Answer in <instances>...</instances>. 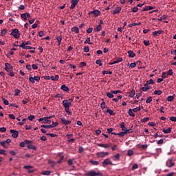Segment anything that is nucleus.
<instances>
[{
	"instance_id": "473e14b6",
	"label": "nucleus",
	"mask_w": 176,
	"mask_h": 176,
	"mask_svg": "<svg viewBox=\"0 0 176 176\" xmlns=\"http://www.w3.org/2000/svg\"><path fill=\"white\" fill-rule=\"evenodd\" d=\"M101 30H102V26H101V25H98L96 28L94 29V31H97V32L101 31Z\"/></svg>"
},
{
	"instance_id": "79ce46f5",
	"label": "nucleus",
	"mask_w": 176,
	"mask_h": 176,
	"mask_svg": "<svg viewBox=\"0 0 176 176\" xmlns=\"http://www.w3.org/2000/svg\"><path fill=\"white\" fill-rule=\"evenodd\" d=\"M167 101H168L169 102H171V101H173L174 100V96H168L167 98Z\"/></svg>"
},
{
	"instance_id": "de8ad7c7",
	"label": "nucleus",
	"mask_w": 176,
	"mask_h": 176,
	"mask_svg": "<svg viewBox=\"0 0 176 176\" xmlns=\"http://www.w3.org/2000/svg\"><path fill=\"white\" fill-rule=\"evenodd\" d=\"M84 52L85 53H89V52H90V48H89V46L86 45L84 47Z\"/></svg>"
},
{
	"instance_id": "6e6552de",
	"label": "nucleus",
	"mask_w": 176,
	"mask_h": 176,
	"mask_svg": "<svg viewBox=\"0 0 176 176\" xmlns=\"http://www.w3.org/2000/svg\"><path fill=\"white\" fill-rule=\"evenodd\" d=\"M21 18L25 21H27V19H31V14L28 12H25L21 14Z\"/></svg>"
},
{
	"instance_id": "69168bd1",
	"label": "nucleus",
	"mask_w": 176,
	"mask_h": 176,
	"mask_svg": "<svg viewBox=\"0 0 176 176\" xmlns=\"http://www.w3.org/2000/svg\"><path fill=\"white\" fill-rule=\"evenodd\" d=\"M111 93H113L114 94H119L120 93H122V91L120 90L111 91Z\"/></svg>"
},
{
	"instance_id": "2f4dec72",
	"label": "nucleus",
	"mask_w": 176,
	"mask_h": 176,
	"mask_svg": "<svg viewBox=\"0 0 176 176\" xmlns=\"http://www.w3.org/2000/svg\"><path fill=\"white\" fill-rule=\"evenodd\" d=\"M58 78H59L58 75L52 76H51V80L54 81H56V80H58Z\"/></svg>"
},
{
	"instance_id": "f03ea898",
	"label": "nucleus",
	"mask_w": 176,
	"mask_h": 176,
	"mask_svg": "<svg viewBox=\"0 0 176 176\" xmlns=\"http://www.w3.org/2000/svg\"><path fill=\"white\" fill-rule=\"evenodd\" d=\"M86 176H102V173L98 172L96 173L94 170H91L88 171L86 174Z\"/></svg>"
},
{
	"instance_id": "0eeeda50",
	"label": "nucleus",
	"mask_w": 176,
	"mask_h": 176,
	"mask_svg": "<svg viewBox=\"0 0 176 176\" xmlns=\"http://www.w3.org/2000/svg\"><path fill=\"white\" fill-rule=\"evenodd\" d=\"M5 70L7 72H10V71H13V66H12V65H10V63H5Z\"/></svg>"
},
{
	"instance_id": "6e6d98bb",
	"label": "nucleus",
	"mask_w": 176,
	"mask_h": 176,
	"mask_svg": "<svg viewBox=\"0 0 176 176\" xmlns=\"http://www.w3.org/2000/svg\"><path fill=\"white\" fill-rule=\"evenodd\" d=\"M167 73L166 72H162V78H163V79H166V78H167Z\"/></svg>"
},
{
	"instance_id": "c85d7f7f",
	"label": "nucleus",
	"mask_w": 176,
	"mask_h": 176,
	"mask_svg": "<svg viewBox=\"0 0 176 176\" xmlns=\"http://www.w3.org/2000/svg\"><path fill=\"white\" fill-rule=\"evenodd\" d=\"M107 110L106 111V112H107V113H109V115H111V116H113V115H115V113H113V111L111 110L109 108L107 107Z\"/></svg>"
},
{
	"instance_id": "39448f33",
	"label": "nucleus",
	"mask_w": 176,
	"mask_h": 176,
	"mask_svg": "<svg viewBox=\"0 0 176 176\" xmlns=\"http://www.w3.org/2000/svg\"><path fill=\"white\" fill-rule=\"evenodd\" d=\"M102 164L104 167H107V166H108L109 164H110L111 166L113 165V164H112V161H111L109 158L104 160Z\"/></svg>"
},
{
	"instance_id": "f704fd0d",
	"label": "nucleus",
	"mask_w": 176,
	"mask_h": 176,
	"mask_svg": "<svg viewBox=\"0 0 176 176\" xmlns=\"http://www.w3.org/2000/svg\"><path fill=\"white\" fill-rule=\"evenodd\" d=\"M27 146L28 149H34V151L36 150V147H35L33 144H29Z\"/></svg>"
},
{
	"instance_id": "ddd939ff",
	"label": "nucleus",
	"mask_w": 176,
	"mask_h": 176,
	"mask_svg": "<svg viewBox=\"0 0 176 176\" xmlns=\"http://www.w3.org/2000/svg\"><path fill=\"white\" fill-rule=\"evenodd\" d=\"M60 122L62 123V124H65L66 126H67L68 124H71V121L70 120H67L64 118H60Z\"/></svg>"
},
{
	"instance_id": "7c9ffc66",
	"label": "nucleus",
	"mask_w": 176,
	"mask_h": 176,
	"mask_svg": "<svg viewBox=\"0 0 176 176\" xmlns=\"http://www.w3.org/2000/svg\"><path fill=\"white\" fill-rule=\"evenodd\" d=\"M85 45H93V43L90 42V37L87 38V39L84 41Z\"/></svg>"
},
{
	"instance_id": "13d9d810",
	"label": "nucleus",
	"mask_w": 176,
	"mask_h": 176,
	"mask_svg": "<svg viewBox=\"0 0 176 176\" xmlns=\"http://www.w3.org/2000/svg\"><path fill=\"white\" fill-rule=\"evenodd\" d=\"M107 105L105 104V102H102L101 104H100V108H102V109H105Z\"/></svg>"
},
{
	"instance_id": "a19ab883",
	"label": "nucleus",
	"mask_w": 176,
	"mask_h": 176,
	"mask_svg": "<svg viewBox=\"0 0 176 176\" xmlns=\"http://www.w3.org/2000/svg\"><path fill=\"white\" fill-rule=\"evenodd\" d=\"M50 174H52V173L49 170H45L42 172L43 175H50Z\"/></svg>"
},
{
	"instance_id": "0e129e2a",
	"label": "nucleus",
	"mask_w": 176,
	"mask_h": 176,
	"mask_svg": "<svg viewBox=\"0 0 176 176\" xmlns=\"http://www.w3.org/2000/svg\"><path fill=\"white\" fill-rule=\"evenodd\" d=\"M8 75L11 76V78H13V76H14V72H13V71L8 72Z\"/></svg>"
},
{
	"instance_id": "a211bd4d",
	"label": "nucleus",
	"mask_w": 176,
	"mask_h": 176,
	"mask_svg": "<svg viewBox=\"0 0 176 176\" xmlns=\"http://www.w3.org/2000/svg\"><path fill=\"white\" fill-rule=\"evenodd\" d=\"M153 9H154L153 7L151 6H146L142 10V12H146L148 10H152Z\"/></svg>"
},
{
	"instance_id": "680f3d73",
	"label": "nucleus",
	"mask_w": 176,
	"mask_h": 176,
	"mask_svg": "<svg viewBox=\"0 0 176 176\" xmlns=\"http://www.w3.org/2000/svg\"><path fill=\"white\" fill-rule=\"evenodd\" d=\"M34 119H35V116L31 115L28 117V120H30V122H32V120H34Z\"/></svg>"
},
{
	"instance_id": "603ef678",
	"label": "nucleus",
	"mask_w": 176,
	"mask_h": 176,
	"mask_svg": "<svg viewBox=\"0 0 176 176\" xmlns=\"http://www.w3.org/2000/svg\"><path fill=\"white\" fill-rule=\"evenodd\" d=\"M146 104H151L152 102V96L148 97L146 100Z\"/></svg>"
},
{
	"instance_id": "393cba45",
	"label": "nucleus",
	"mask_w": 176,
	"mask_h": 176,
	"mask_svg": "<svg viewBox=\"0 0 176 176\" xmlns=\"http://www.w3.org/2000/svg\"><path fill=\"white\" fill-rule=\"evenodd\" d=\"M98 146H100V148H109L111 145H109V144H98Z\"/></svg>"
},
{
	"instance_id": "c9c22d12",
	"label": "nucleus",
	"mask_w": 176,
	"mask_h": 176,
	"mask_svg": "<svg viewBox=\"0 0 176 176\" xmlns=\"http://www.w3.org/2000/svg\"><path fill=\"white\" fill-rule=\"evenodd\" d=\"M140 148L146 150L148 148V144H139Z\"/></svg>"
},
{
	"instance_id": "f257e3e1",
	"label": "nucleus",
	"mask_w": 176,
	"mask_h": 176,
	"mask_svg": "<svg viewBox=\"0 0 176 176\" xmlns=\"http://www.w3.org/2000/svg\"><path fill=\"white\" fill-rule=\"evenodd\" d=\"M72 99H69V100H64L62 102L65 112H67V115H72V112L69 111V107L72 104Z\"/></svg>"
},
{
	"instance_id": "338daca9",
	"label": "nucleus",
	"mask_w": 176,
	"mask_h": 176,
	"mask_svg": "<svg viewBox=\"0 0 176 176\" xmlns=\"http://www.w3.org/2000/svg\"><path fill=\"white\" fill-rule=\"evenodd\" d=\"M167 75H169V76H172L173 72V69H169L167 72H166Z\"/></svg>"
},
{
	"instance_id": "cd10ccee",
	"label": "nucleus",
	"mask_w": 176,
	"mask_h": 176,
	"mask_svg": "<svg viewBox=\"0 0 176 176\" xmlns=\"http://www.w3.org/2000/svg\"><path fill=\"white\" fill-rule=\"evenodd\" d=\"M134 111H133V110L131 109H129L128 111V113L129 115V116H131L132 118H134L135 116V114H134L133 113Z\"/></svg>"
},
{
	"instance_id": "49530a36",
	"label": "nucleus",
	"mask_w": 176,
	"mask_h": 176,
	"mask_svg": "<svg viewBox=\"0 0 176 176\" xmlns=\"http://www.w3.org/2000/svg\"><path fill=\"white\" fill-rule=\"evenodd\" d=\"M162 90H155L154 91V94L157 95V96H160L162 94Z\"/></svg>"
},
{
	"instance_id": "3c124183",
	"label": "nucleus",
	"mask_w": 176,
	"mask_h": 176,
	"mask_svg": "<svg viewBox=\"0 0 176 176\" xmlns=\"http://www.w3.org/2000/svg\"><path fill=\"white\" fill-rule=\"evenodd\" d=\"M96 64H97L98 65H100V67H102V63L101 62V60H100V59L96 60Z\"/></svg>"
},
{
	"instance_id": "20e7f679",
	"label": "nucleus",
	"mask_w": 176,
	"mask_h": 176,
	"mask_svg": "<svg viewBox=\"0 0 176 176\" xmlns=\"http://www.w3.org/2000/svg\"><path fill=\"white\" fill-rule=\"evenodd\" d=\"M23 168L25 170H28V173L29 174H31V173H34L35 171V169L34 168V166H30V165H25L23 166Z\"/></svg>"
},
{
	"instance_id": "2eb2a0df",
	"label": "nucleus",
	"mask_w": 176,
	"mask_h": 176,
	"mask_svg": "<svg viewBox=\"0 0 176 176\" xmlns=\"http://www.w3.org/2000/svg\"><path fill=\"white\" fill-rule=\"evenodd\" d=\"M166 166L169 168H171L174 166H175V164L173 163V160H168L167 162H166Z\"/></svg>"
},
{
	"instance_id": "4c0bfd02",
	"label": "nucleus",
	"mask_w": 176,
	"mask_h": 176,
	"mask_svg": "<svg viewBox=\"0 0 176 176\" xmlns=\"http://www.w3.org/2000/svg\"><path fill=\"white\" fill-rule=\"evenodd\" d=\"M127 155L128 156H133V155H134V151H133L131 149H129L127 151Z\"/></svg>"
},
{
	"instance_id": "5701e85b",
	"label": "nucleus",
	"mask_w": 176,
	"mask_h": 176,
	"mask_svg": "<svg viewBox=\"0 0 176 176\" xmlns=\"http://www.w3.org/2000/svg\"><path fill=\"white\" fill-rule=\"evenodd\" d=\"M61 90H63V91H66L67 93H68V91H69V88H68V87H67L65 85H63L60 87Z\"/></svg>"
},
{
	"instance_id": "a878e982",
	"label": "nucleus",
	"mask_w": 176,
	"mask_h": 176,
	"mask_svg": "<svg viewBox=\"0 0 176 176\" xmlns=\"http://www.w3.org/2000/svg\"><path fill=\"white\" fill-rule=\"evenodd\" d=\"M171 130H172L171 127H169L167 129H162V131L165 134H170V133H171Z\"/></svg>"
},
{
	"instance_id": "f3484780",
	"label": "nucleus",
	"mask_w": 176,
	"mask_h": 176,
	"mask_svg": "<svg viewBox=\"0 0 176 176\" xmlns=\"http://www.w3.org/2000/svg\"><path fill=\"white\" fill-rule=\"evenodd\" d=\"M164 31L163 30H158V31H155L153 32V35L154 36H157V35H162V34H164Z\"/></svg>"
},
{
	"instance_id": "4d7b16f0",
	"label": "nucleus",
	"mask_w": 176,
	"mask_h": 176,
	"mask_svg": "<svg viewBox=\"0 0 176 176\" xmlns=\"http://www.w3.org/2000/svg\"><path fill=\"white\" fill-rule=\"evenodd\" d=\"M133 112H138V111H141V107H136L132 109Z\"/></svg>"
},
{
	"instance_id": "c03bdc74",
	"label": "nucleus",
	"mask_w": 176,
	"mask_h": 176,
	"mask_svg": "<svg viewBox=\"0 0 176 176\" xmlns=\"http://www.w3.org/2000/svg\"><path fill=\"white\" fill-rule=\"evenodd\" d=\"M7 33H8V30H6V29H3L1 31V36H5V35H6Z\"/></svg>"
},
{
	"instance_id": "4be33fe9",
	"label": "nucleus",
	"mask_w": 176,
	"mask_h": 176,
	"mask_svg": "<svg viewBox=\"0 0 176 176\" xmlns=\"http://www.w3.org/2000/svg\"><path fill=\"white\" fill-rule=\"evenodd\" d=\"M71 31L75 32V34H79V28L74 26L72 28Z\"/></svg>"
},
{
	"instance_id": "f8f14e48",
	"label": "nucleus",
	"mask_w": 176,
	"mask_h": 176,
	"mask_svg": "<svg viewBox=\"0 0 176 176\" xmlns=\"http://www.w3.org/2000/svg\"><path fill=\"white\" fill-rule=\"evenodd\" d=\"M78 3H79V0H72L71 1L72 5L70 6V9H74L75 6L78 5Z\"/></svg>"
},
{
	"instance_id": "dca6fc26",
	"label": "nucleus",
	"mask_w": 176,
	"mask_h": 176,
	"mask_svg": "<svg viewBox=\"0 0 176 176\" xmlns=\"http://www.w3.org/2000/svg\"><path fill=\"white\" fill-rule=\"evenodd\" d=\"M55 38L58 42V46H60L61 45V41H63V36L61 35H59L56 36Z\"/></svg>"
},
{
	"instance_id": "09e8293b",
	"label": "nucleus",
	"mask_w": 176,
	"mask_h": 176,
	"mask_svg": "<svg viewBox=\"0 0 176 176\" xmlns=\"http://www.w3.org/2000/svg\"><path fill=\"white\" fill-rule=\"evenodd\" d=\"M143 43L144 46H149V45H151V43L149 42V41H146V40H144Z\"/></svg>"
},
{
	"instance_id": "bf43d9fd",
	"label": "nucleus",
	"mask_w": 176,
	"mask_h": 176,
	"mask_svg": "<svg viewBox=\"0 0 176 176\" xmlns=\"http://www.w3.org/2000/svg\"><path fill=\"white\" fill-rule=\"evenodd\" d=\"M20 93H21L20 89H14V96H19V94H20Z\"/></svg>"
},
{
	"instance_id": "423d86ee",
	"label": "nucleus",
	"mask_w": 176,
	"mask_h": 176,
	"mask_svg": "<svg viewBox=\"0 0 176 176\" xmlns=\"http://www.w3.org/2000/svg\"><path fill=\"white\" fill-rule=\"evenodd\" d=\"M29 144H32V141L25 140L19 144V146H21V148H24V146H25V145H28Z\"/></svg>"
},
{
	"instance_id": "aec40b11",
	"label": "nucleus",
	"mask_w": 176,
	"mask_h": 176,
	"mask_svg": "<svg viewBox=\"0 0 176 176\" xmlns=\"http://www.w3.org/2000/svg\"><path fill=\"white\" fill-rule=\"evenodd\" d=\"M113 160L115 162H119L120 160V154L117 153L114 156H113Z\"/></svg>"
},
{
	"instance_id": "58836bf2",
	"label": "nucleus",
	"mask_w": 176,
	"mask_h": 176,
	"mask_svg": "<svg viewBox=\"0 0 176 176\" xmlns=\"http://www.w3.org/2000/svg\"><path fill=\"white\" fill-rule=\"evenodd\" d=\"M2 101L4 105H9V100H6L5 98H2Z\"/></svg>"
},
{
	"instance_id": "9b49d317",
	"label": "nucleus",
	"mask_w": 176,
	"mask_h": 176,
	"mask_svg": "<svg viewBox=\"0 0 176 176\" xmlns=\"http://www.w3.org/2000/svg\"><path fill=\"white\" fill-rule=\"evenodd\" d=\"M89 14H94L96 17H98V16H100V14H101V11L98 10H94L93 11L89 12Z\"/></svg>"
},
{
	"instance_id": "052dcab7",
	"label": "nucleus",
	"mask_w": 176,
	"mask_h": 176,
	"mask_svg": "<svg viewBox=\"0 0 176 176\" xmlns=\"http://www.w3.org/2000/svg\"><path fill=\"white\" fill-rule=\"evenodd\" d=\"M0 155H6V151L3 149H0Z\"/></svg>"
},
{
	"instance_id": "8fccbe9b",
	"label": "nucleus",
	"mask_w": 176,
	"mask_h": 176,
	"mask_svg": "<svg viewBox=\"0 0 176 176\" xmlns=\"http://www.w3.org/2000/svg\"><path fill=\"white\" fill-rule=\"evenodd\" d=\"M67 163L69 164V166H71L72 167H74V161H72V160L69 159L67 161Z\"/></svg>"
},
{
	"instance_id": "37998d69",
	"label": "nucleus",
	"mask_w": 176,
	"mask_h": 176,
	"mask_svg": "<svg viewBox=\"0 0 176 176\" xmlns=\"http://www.w3.org/2000/svg\"><path fill=\"white\" fill-rule=\"evenodd\" d=\"M135 96V91L133 89L129 94V97H131V98H133V97H134Z\"/></svg>"
},
{
	"instance_id": "e2e57ef3",
	"label": "nucleus",
	"mask_w": 176,
	"mask_h": 176,
	"mask_svg": "<svg viewBox=\"0 0 176 176\" xmlns=\"http://www.w3.org/2000/svg\"><path fill=\"white\" fill-rule=\"evenodd\" d=\"M137 168H138V164H135L132 166L131 170H137Z\"/></svg>"
},
{
	"instance_id": "412c9836",
	"label": "nucleus",
	"mask_w": 176,
	"mask_h": 176,
	"mask_svg": "<svg viewBox=\"0 0 176 176\" xmlns=\"http://www.w3.org/2000/svg\"><path fill=\"white\" fill-rule=\"evenodd\" d=\"M44 120L42 122L43 124H50L52 123V120H49V118H47V117L43 118Z\"/></svg>"
},
{
	"instance_id": "c756f323",
	"label": "nucleus",
	"mask_w": 176,
	"mask_h": 176,
	"mask_svg": "<svg viewBox=\"0 0 176 176\" xmlns=\"http://www.w3.org/2000/svg\"><path fill=\"white\" fill-rule=\"evenodd\" d=\"M89 162L93 166H98V164H100L98 161H94L93 160H91Z\"/></svg>"
},
{
	"instance_id": "bb28decb",
	"label": "nucleus",
	"mask_w": 176,
	"mask_h": 176,
	"mask_svg": "<svg viewBox=\"0 0 176 176\" xmlns=\"http://www.w3.org/2000/svg\"><path fill=\"white\" fill-rule=\"evenodd\" d=\"M106 96H107L109 98H113L115 97L113 93H112L111 91L110 92H107Z\"/></svg>"
},
{
	"instance_id": "7ed1b4c3",
	"label": "nucleus",
	"mask_w": 176,
	"mask_h": 176,
	"mask_svg": "<svg viewBox=\"0 0 176 176\" xmlns=\"http://www.w3.org/2000/svg\"><path fill=\"white\" fill-rule=\"evenodd\" d=\"M10 35L14 36V38H15V39H19V38H20V33L19 32V29L12 30Z\"/></svg>"
},
{
	"instance_id": "72a5a7b5",
	"label": "nucleus",
	"mask_w": 176,
	"mask_h": 176,
	"mask_svg": "<svg viewBox=\"0 0 176 176\" xmlns=\"http://www.w3.org/2000/svg\"><path fill=\"white\" fill-rule=\"evenodd\" d=\"M41 127L43 129H53V126L52 124L50 125H41Z\"/></svg>"
},
{
	"instance_id": "9d476101",
	"label": "nucleus",
	"mask_w": 176,
	"mask_h": 176,
	"mask_svg": "<svg viewBox=\"0 0 176 176\" xmlns=\"http://www.w3.org/2000/svg\"><path fill=\"white\" fill-rule=\"evenodd\" d=\"M109 153L108 152H98L96 153L97 157H105V156H108Z\"/></svg>"
},
{
	"instance_id": "ea45409f",
	"label": "nucleus",
	"mask_w": 176,
	"mask_h": 176,
	"mask_svg": "<svg viewBox=\"0 0 176 176\" xmlns=\"http://www.w3.org/2000/svg\"><path fill=\"white\" fill-rule=\"evenodd\" d=\"M26 120H27L26 118H23L21 122H18V124H19V126H23Z\"/></svg>"
},
{
	"instance_id": "5fc2aeb1",
	"label": "nucleus",
	"mask_w": 176,
	"mask_h": 176,
	"mask_svg": "<svg viewBox=\"0 0 176 176\" xmlns=\"http://www.w3.org/2000/svg\"><path fill=\"white\" fill-rule=\"evenodd\" d=\"M118 135L119 136V137H124V135H126V132H120V133H118Z\"/></svg>"
},
{
	"instance_id": "e433bc0d",
	"label": "nucleus",
	"mask_w": 176,
	"mask_h": 176,
	"mask_svg": "<svg viewBox=\"0 0 176 176\" xmlns=\"http://www.w3.org/2000/svg\"><path fill=\"white\" fill-rule=\"evenodd\" d=\"M0 145H1V146H3V148H4L5 149H8V145H6V143L5 142H1Z\"/></svg>"
},
{
	"instance_id": "b1692460",
	"label": "nucleus",
	"mask_w": 176,
	"mask_h": 176,
	"mask_svg": "<svg viewBox=\"0 0 176 176\" xmlns=\"http://www.w3.org/2000/svg\"><path fill=\"white\" fill-rule=\"evenodd\" d=\"M128 54L129 57L131 58H134V57H135V54L131 50L128 51Z\"/></svg>"
},
{
	"instance_id": "6ab92c4d",
	"label": "nucleus",
	"mask_w": 176,
	"mask_h": 176,
	"mask_svg": "<svg viewBox=\"0 0 176 176\" xmlns=\"http://www.w3.org/2000/svg\"><path fill=\"white\" fill-rule=\"evenodd\" d=\"M122 61H123V58H118V59L117 60H115L112 63H109V65H113L115 64H118V63H122Z\"/></svg>"
},
{
	"instance_id": "864d4df0",
	"label": "nucleus",
	"mask_w": 176,
	"mask_h": 176,
	"mask_svg": "<svg viewBox=\"0 0 176 176\" xmlns=\"http://www.w3.org/2000/svg\"><path fill=\"white\" fill-rule=\"evenodd\" d=\"M147 85H155V81H153V79H150L149 80H147Z\"/></svg>"
},
{
	"instance_id": "a18cd8bd",
	"label": "nucleus",
	"mask_w": 176,
	"mask_h": 176,
	"mask_svg": "<svg viewBox=\"0 0 176 176\" xmlns=\"http://www.w3.org/2000/svg\"><path fill=\"white\" fill-rule=\"evenodd\" d=\"M102 74L103 75H108V74L109 75H112V72H108V71L104 70V71H102Z\"/></svg>"
},
{
	"instance_id": "774afa93",
	"label": "nucleus",
	"mask_w": 176,
	"mask_h": 176,
	"mask_svg": "<svg viewBox=\"0 0 176 176\" xmlns=\"http://www.w3.org/2000/svg\"><path fill=\"white\" fill-rule=\"evenodd\" d=\"M170 120H171V122H176V117H170Z\"/></svg>"
},
{
	"instance_id": "1a4fd4ad",
	"label": "nucleus",
	"mask_w": 176,
	"mask_h": 176,
	"mask_svg": "<svg viewBox=\"0 0 176 176\" xmlns=\"http://www.w3.org/2000/svg\"><path fill=\"white\" fill-rule=\"evenodd\" d=\"M10 134H12V138H17L19 137V131H17L16 130L10 129Z\"/></svg>"
},
{
	"instance_id": "4468645a",
	"label": "nucleus",
	"mask_w": 176,
	"mask_h": 176,
	"mask_svg": "<svg viewBox=\"0 0 176 176\" xmlns=\"http://www.w3.org/2000/svg\"><path fill=\"white\" fill-rule=\"evenodd\" d=\"M122 10V7H116V9L113 11L112 14H119Z\"/></svg>"
}]
</instances>
